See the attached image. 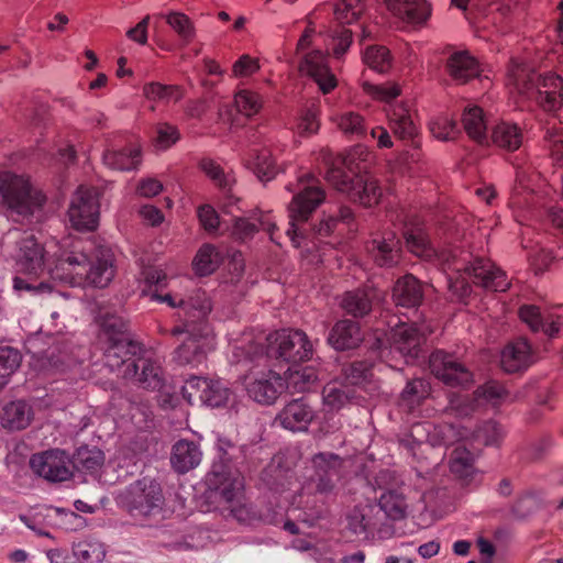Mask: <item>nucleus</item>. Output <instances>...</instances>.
Listing matches in <instances>:
<instances>
[{
	"label": "nucleus",
	"instance_id": "51",
	"mask_svg": "<svg viewBox=\"0 0 563 563\" xmlns=\"http://www.w3.org/2000/svg\"><path fill=\"white\" fill-rule=\"evenodd\" d=\"M218 255L217 249L212 244H203L197 252L192 266L199 276H207L213 273L218 266L214 260Z\"/></svg>",
	"mask_w": 563,
	"mask_h": 563
},
{
	"label": "nucleus",
	"instance_id": "60",
	"mask_svg": "<svg viewBox=\"0 0 563 563\" xmlns=\"http://www.w3.org/2000/svg\"><path fill=\"white\" fill-rule=\"evenodd\" d=\"M373 363L367 360L354 361L343 369L346 379L352 385H358L365 382L371 375Z\"/></svg>",
	"mask_w": 563,
	"mask_h": 563
},
{
	"label": "nucleus",
	"instance_id": "25",
	"mask_svg": "<svg viewBox=\"0 0 563 563\" xmlns=\"http://www.w3.org/2000/svg\"><path fill=\"white\" fill-rule=\"evenodd\" d=\"M388 125L400 140H412L417 135V125L407 102L390 103L386 109Z\"/></svg>",
	"mask_w": 563,
	"mask_h": 563
},
{
	"label": "nucleus",
	"instance_id": "17",
	"mask_svg": "<svg viewBox=\"0 0 563 563\" xmlns=\"http://www.w3.org/2000/svg\"><path fill=\"white\" fill-rule=\"evenodd\" d=\"M518 317L531 332H543L550 339L556 338L563 327V317L555 313L542 314L537 305L525 303L518 309Z\"/></svg>",
	"mask_w": 563,
	"mask_h": 563
},
{
	"label": "nucleus",
	"instance_id": "59",
	"mask_svg": "<svg viewBox=\"0 0 563 563\" xmlns=\"http://www.w3.org/2000/svg\"><path fill=\"white\" fill-rule=\"evenodd\" d=\"M364 91L372 96L375 100L387 102L388 106L390 104V101L396 99L400 95V87L397 84H382V85H373L365 82Z\"/></svg>",
	"mask_w": 563,
	"mask_h": 563
},
{
	"label": "nucleus",
	"instance_id": "2",
	"mask_svg": "<svg viewBox=\"0 0 563 563\" xmlns=\"http://www.w3.org/2000/svg\"><path fill=\"white\" fill-rule=\"evenodd\" d=\"M253 357H266L289 366L312 358L313 345L305 331L300 329H280L267 334L265 344L250 345Z\"/></svg>",
	"mask_w": 563,
	"mask_h": 563
},
{
	"label": "nucleus",
	"instance_id": "39",
	"mask_svg": "<svg viewBox=\"0 0 563 563\" xmlns=\"http://www.w3.org/2000/svg\"><path fill=\"white\" fill-rule=\"evenodd\" d=\"M143 95L150 101L177 102L184 97V89L178 85H165L158 81L147 82L143 86Z\"/></svg>",
	"mask_w": 563,
	"mask_h": 563
},
{
	"label": "nucleus",
	"instance_id": "31",
	"mask_svg": "<svg viewBox=\"0 0 563 563\" xmlns=\"http://www.w3.org/2000/svg\"><path fill=\"white\" fill-rule=\"evenodd\" d=\"M152 297L162 302H166L173 308L183 307L186 310L190 308L195 309L197 313H194L192 317L197 320L206 319L211 312V302L205 292H198L195 297L189 298V300L179 299V301H176L170 294L161 295L157 290H154Z\"/></svg>",
	"mask_w": 563,
	"mask_h": 563
},
{
	"label": "nucleus",
	"instance_id": "45",
	"mask_svg": "<svg viewBox=\"0 0 563 563\" xmlns=\"http://www.w3.org/2000/svg\"><path fill=\"white\" fill-rule=\"evenodd\" d=\"M73 553L79 563H101L106 549L99 541L81 540L73 545Z\"/></svg>",
	"mask_w": 563,
	"mask_h": 563
},
{
	"label": "nucleus",
	"instance_id": "35",
	"mask_svg": "<svg viewBox=\"0 0 563 563\" xmlns=\"http://www.w3.org/2000/svg\"><path fill=\"white\" fill-rule=\"evenodd\" d=\"M374 262L380 267H393L399 261L398 242L394 239H374L368 245Z\"/></svg>",
	"mask_w": 563,
	"mask_h": 563
},
{
	"label": "nucleus",
	"instance_id": "19",
	"mask_svg": "<svg viewBox=\"0 0 563 563\" xmlns=\"http://www.w3.org/2000/svg\"><path fill=\"white\" fill-rule=\"evenodd\" d=\"M426 338L417 323H399L391 329V346L410 358L419 357Z\"/></svg>",
	"mask_w": 563,
	"mask_h": 563
},
{
	"label": "nucleus",
	"instance_id": "33",
	"mask_svg": "<svg viewBox=\"0 0 563 563\" xmlns=\"http://www.w3.org/2000/svg\"><path fill=\"white\" fill-rule=\"evenodd\" d=\"M107 166L117 170H132L141 163V151L135 146H125L121 150H108L103 154Z\"/></svg>",
	"mask_w": 563,
	"mask_h": 563
},
{
	"label": "nucleus",
	"instance_id": "10",
	"mask_svg": "<svg viewBox=\"0 0 563 563\" xmlns=\"http://www.w3.org/2000/svg\"><path fill=\"white\" fill-rule=\"evenodd\" d=\"M431 373L445 385L451 387H467L473 383V373L452 354L437 350L429 358Z\"/></svg>",
	"mask_w": 563,
	"mask_h": 563
},
{
	"label": "nucleus",
	"instance_id": "26",
	"mask_svg": "<svg viewBox=\"0 0 563 563\" xmlns=\"http://www.w3.org/2000/svg\"><path fill=\"white\" fill-rule=\"evenodd\" d=\"M387 9L411 24H423L431 16L432 8L427 0H386Z\"/></svg>",
	"mask_w": 563,
	"mask_h": 563
},
{
	"label": "nucleus",
	"instance_id": "30",
	"mask_svg": "<svg viewBox=\"0 0 563 563\" xmlns=\"http://www.w3.org/2000/svg\"><path fill=\"white\" fill-rule=\"evenodd\" d=\"M422 298V286L413 275L407 274L396 282L393 299L397 306L415 308L421 303Z\"/></svg>",
	"mask_w": 563,
	"mask_h": 563
},
{
	"label": "nucleus",
	"instance_id": "62",
	"mask_svg": "<svg viewBox=\"0 0 563 563\" xmlns=\"http://www.w3.org/2000/svg\"><path fill=\"white\" fill-rule=\"evenodd\" d=\"M21 354L18 350L4 346L0 347V377L13 374L21 364Z\"/></svg>",
	"mask_w": 563,
	"mask_h": 563
},
{
	"label": "nucleus",
	"instance_id": "34",
	"mask_svg": "<svg viewBox=\"0 0 563 563\" xmlns=\"http://www.w3.org/2000/svg\"><path fill=\"white\" fill-rule=\"evenodd\" d=\"M539 75L525 65L511 60L507 70L508 84L514 86L520 95H530L534 91Z\"/></svg>",
	"mask_w": 563,
	"mask_h": 563
},
{
	"label": "nucleus",
	"instance_id": "49",
	"mask_svg": "<svg viewBox=\"0 0 563 563\" xmlns=\"http://www.w3.org/2000/svg\"><path fill=\"white\" fill-rule=\"evenodd\" d=\"M355 216L353 210L347 206H341L335 214H331L321 220L317 233L321 236L332 234L340 223L351 225L354 223Z\"/></svg>",
	"mask_w": 563,
	"mask_h": 563
},
{
	"label": "nucleus",
	"instance_id": "48",
	"mask_svg": "<svg viewBox=\"0 0 563 563\" xmlns=\"http://www.w3.org/2000/svg\"><path fill=\"white\" fill-rule=\"evenodd\" d=\"M339 130L351 137H362L366 134L365 119L357 112L347 111L335 119Z\"/></svg>",
	"mask_w": 563,
	"mask_h": 563
},
{
	"label": "nucleus",
	"instance_id": "16",
	"mask_svg": "<svg viewBox=\"0 0 563 563\" xmlns=\"http://www.w3.org/2000/svg\"><path fill=\"white\" fill-rule=\"evenodd\" d=\"M534 101L544 112L555 113L563 107V78L552 71L539 75Z\"/></svg>",
	"mask_w": 563,
	"mask_h": 563
},
{
	"label": "nucleus",
	"instance_id": "47",
	"mask_svg": "<svg viewBox=\"0 0 563 563\" xmlns=\"http://www.w3.org/2000/svg\"><path fill=\"white\" fill-rule=\"evenodd\" d=\"M166 23L177 33L185 43L190 44L196 36V29L190 18L183 13L173 11L166 15Z\"/></svg>",
	"mask_w": 563,
	"mask_h": 563
},
{
	"label": "nucleus",
	"instance_id": "32",
	"mask_svg": "<svg viewBox=\"0 0 563 563\" xmlns=\"http://www.w3.org/2000/svg\"><path fill=\"white\" fill-rule=\"evenodd\" d=\"M104 463V453L96 448L82 445L76 450L70 460V467L73 466L79 472L89 474H97Z\"/></svg>",
	"mask_w": 563,
	"mask_h": 563
},
{
	"label": "nucleus",
	"instance_id": "42",
	"mask_svg": "<svg viewBox=\"0 0 563 563\" xmlns=\"http://www.w3.org/2000/svg\"><path fill=\"white\" fill-rule=\"evenodd\" d=\"M99 338L103 344L130 338L128 323L119 316L107 314L101 319Z\"/></svg>",
	"mask_w": 563,
	"mask_h": 563
},
{
	"label": "nucleus",
	"instance_id": "40",
	"mask_svg": "<svg viewBox=\"0 0 563 563\" xmlns=\"http://www.w3.org/2000/svg\"><path fill=\"white\" fill-rule=\"evenodd\" d=\"M294 366H289L288 377L286 379V389H291L292 393H306L309 391L311 386L318 380V373L312 366H305L300 369H294Z\"/></svg>",
	"mask_w": 563,
	"mask_h": 563
},
{
	"label": "nucleus",
	"instance_id": "61",
	"mask_svg": "<svg viewBox=\"0 0 563 563\" xmlns=\"http://www.w3.org/2000/svg\"><path fill=\"white\" fill-rule=\"evenodd\" d=\"M430 131L438 140L449 141L457 134V125L453 119L438 117L430 123Z\"/></svg>",
	"mask_w": 563,
	"mask_h": 563
},
{
	"label": "nucleus",
	"instance_id": "41",
	"mask_svg": "<svg viewBox=\"0 0 563 563\" xmlns=\"http://www.w3.org/2000/svg\"><path fill=\"white\" fill-rule=\"evenodd\" d=\"M450 471L459 479L471 481L475 472L473 454L465 448H455L451 454Z\"/></svg>",
	"mask_w": 563,
	"mask_h": 563
},
{
	"label": "nucleus",
	"instance_id": "43",
	"mask_svg": "<svg viewBox=\"0 0 563 563\" xmlns=\"http://www.w3.org/2000/svg\"><path fill=\"white\" fill-rule=\"evenodd\" d=\"M406 247L417 256H431L433 249L423 228H406L404 233Z\"/></svg>",
	"mask_w": 563,
	"mask_h": 563
},
{
	"label": "nucleus",
	"instance_id": "22",
	"mask_svg": "<svg viewBox=\"0 0 563 563\" xmlns=\"http://www.w3.org/2000/svg\"><path fill=\"white\" fill-rule=\"evenodd\" d=\"M532 364V347L525 338L508 343L501 351L500 365L504 372L515 374L526 371Z\"/></svg>",
	"mask_w": 563,
	"mask_h": 563
},
{
	"label": "nucleus",
	"instance_id": "38",
	"mask_svg": "<svg viewBox=\"0 0 563 563\" xmlns=\"http://www.w3.org/2000/svg\"><path fill=\"white\" fill-rule=\"evenodd\" d=\"M342 309L354 318H363L372 311V299L365 289L346 291L341 301Z\"/></svg>",
	"mask_w": 563,
	"mask_h": 563
},
{
	"label": "nucleus",
	"instance_id": "44",
	"mask_svg": "<svg viewBox=\"0 0 563 563\" xmlns=\"http://www.w3.org/2000/svg\"><path fill=\"white\" fill-rule=\"evenodd\" d=\"M378 505L386 516L391 520H400L406 517L407 504L405 496L394 489L383 493Z\"/></svg>",
	"mask_w": 563,
	"mask_h": 563
},
{
	"label": "nucleus",
	"instance_id": "37",
	"mask_svg": "<svg viewBox=\"0 0 563 563\" xmlns=\"http://www.w3.org/2000/svg\"><path fill=\"white\" fill-rule=\"evenodd\" d=\"M462 123L465 132L473 141L478 144H483L486 141V122L481 107L465 108L462 114Z\"/></svg>",
	"mask_w": 563,
	"mask_h": 563
},
{
	"label": "nucleus",
	"instance_id": "18",
	"mask_svg": "<svg viewBox=\"0 0 563 563\" xmlns=\"http://www.w3.org/2000/svg\"><path fill=\"white\" fill-rule=\"evenodd\" d=\"M316 411L312 406L301 397L289 401L277 415L276 421L290 431H305L314 420Z\"/></svg>",
	"mask_w": 563,
	"mask_h": 563
},
{
	"label": "nucleus",
	"instance_id": "13",
	"mask_svg": "<svg viewBox=\"0 0 563 563\" xmlns=\"http://www.w3.org/2000/svg\"><path fill=\"white\" fill-rule=\"evenodd\" d=\"M206 484L209 490L219 495L224 503H232L241 493L242 479L238 472L223 462L213 463L206 476Z\"/></svg>",
	"mask_w": 563,
	"mask_h": 563
},
{
	"label": "nucleus",
	"instance_id": "4",
	"mask_svg": "<svg viewBox=\"0 0 563 563\" xmlns=\"http://www.w3.org/2000/svg\"><path fill=\"white\" fill-rule=\"evenodd\" d=\"M46 202V196L35 188L31 177L12 170H0V205L19 216L32 214Z\"/></svg>",
	"mask_w": 563,
	"mask_h": 563
},
{
	"label": "nucleus",
	"instance_id": "21",
	"mask_svg": "<svg viewBox=\"0 0 563 563\" xmlns=\"http://www.w3.org/2000/svg\"><path fill=\"white\" fill-rule=\"evenodd\" d=\"M445 71L459 85L478 78L482 67L478 59L468 51L453 52L445 62Z\"/></svg>",
	"mask_w": 563,
	"mask_h": 563
},
{
	"label": "nucleus",
	"instance_id": "28",
	"mask_svg": "<svg viewBox=\"0 0 563 563\" xmlns=\"http://www.w3.org/2000/svg\"><path fill=\"white\" fill-rule=\"evenodd\" d=\"M207 338L202 334L190 333L175 350L174 360L179 365L198 366L207 358Z\"/></svg>",
	"mask_w": 563,
	"mask_h": 563
},
{
	"label": "nucleus",
	"instance_id": "57",
	"mask_svg": "<svg viewBox=\"0 0 563 563\" xmlns=\"http://www.w3.org/2000/svg\"><path fill=\"white\" fill-rule=\"evenodd\" d=\"M209 378L191 376L185 382V385L181 388V393L184 398L189 404H195L196 401H200L203 404L205 401V393L208 387Z\"/></svg>",
	"mask_w": 563,
	"mask_h": 563
},
{
	"label": "nucleus",
	"instance_id": "29",
	"mask_svg": "<svg viewBox=\"0 0 563 563\" xmlns=\"http://www.w3.org/2000/svg\"><path fill=\"white\" fill-rule=\"evenodd\" d=\"M490 141L496 147L514 153L522 145L523 132L517 123L500 121L493 126Z\"/></svg>",
	"mask_w": 563,
	"mask_h": 563
},
{
	"label": "nucleus",
	"instance_id": "63",
	"mask_svg": "<svg viewBox=\"0 0 563 563\" xmlns=\"http://www.w3.org/2000/svg\"><path fill=\"white\" fill-rule=\"evenodd\" d=\"M353 43V33L350 29L342 26L335 31L332 37V53L335 58H341L350 48Z\"/></svg>",
	"mask_w": 563,
	"mask_h": 563
},
{
	"label": "nucleus",
	"instance_id": "11",
	"mask_svg": "<svg viewBox=\"0 0 563 563\" xmlns=\"http://www.w3.org/2000/svg\"><path fill=\"white\" fill-rule=\"evenodd\" d=\"M324 199L325 191L320 186H307L292 197L288 206L290 228L287 231L291 240L297 234V223L307 222Z\"/></svg>",
	"mask_w": 563,
	"mask_h": 563
},
{
	"label": "nucleus",
	"instance_id": "27",
	"mask_svg": "<svg viewBox=\"0 0 563 563\" xmlns=\"http://www.w3.org/2000/svg\"><path fill=\"white\" fill-rule=\"evenodd\" d=\"M362 340L363 336L358 322L349 319L336 321L328 336L329 344L336 351L355 349Z\"/></svg>",
	"mask_w": 563,
	"mask_h": 563
},
{
	"label": "nucleus",
	"instance_id": "3",
	"mask_svg": "<svg viewBox=\"0 0 563 563\" xmlns=\"http://www.w3.org/2000/svg\"><path fill=\"white\" fill-rule=\"evenodd\" d=\"M118 504L135 519L146 520L157 517L165 506L162 484L148 476L139 478L119 495Z\"/></svg>",
	"mask_w": 563,
	"mask_h": 563
},
{
	"label": "nucleus",
	"instance_id": "36",
	"mask_svg": "<svg viewBox=\"0 0 563 563\" xmlns=\"http://www.w3.org/2000/svg\"><path fill=\"white\" fill-rule=\"evenodd\" d=\"M30 408L23 400L11 401L3 407L2 426L10 430L25 429L31 422Z\"/></svg>",
	"mask_w": 563,
	"mask_h": 563
},
{
	"label": "nucleus",
	"instance_id": "20",
	"mask_svg": "<svg viewBox=\"0 0 563 563\" xmlns=\"http://www.w3.org/2000/svg\"><path fill=\"white\" fill-rule=\"evenodd\" d=\"M143 352L141 343L130 338L113 341L104 344V362L112 372L118 371L122 376V371L126 368L128 363L135 362L136 356Z\"/></svg>",
	"mask_w": 563,
	"mask_h": 563
},
{
	"label": "nucleus",
	"instance_id": "5",
	"mask_svg": "<svg viewBox=\"0 0 563 563\" xmlns=\"http://www.w3.org/2000/svg\"><path fill=\"white\" fill-rule=\"evenodd\" d=\"M19 253L16 255L18 272L25 276H16L13 279L14 289L35 292H51L53 286L46 282L34 284L33 280L40 278L45 268V250L33 235L22 238L19 242Z\"/></svg>",
	"mask_w": 563,
	"mask_h": 563
},
{
	"label": "nucleus",
	"instance_id": "8",
	"mask_svg": "<svg viewBox=\"0 0 563 563\" xmlns=\"http://www.w3.org/2000/svg\"><path fill=\"white\" fill-rule=\"evenodd\" d=\"M245 388L256 402L272 405L286 390V379L273 369L251 371L245 377Z\"/></svg>",
	"mask_w": 563,
	"mask_h": 563
},
{
	"label": "nucleus",
	"instance_id": "50",
	"mask_svg": "<svg viewBox=\"0 0 563 563\" xmlns=\"http://www.w3.org/2000/svg\"><path fill=\"white\" fill-rule=\"evenodd\" d=\"M430 385L422 378L409 380L401 393V400L406 402L409 409L419 406L423 399L430 395Z\"/></svg>",
	"mask_w": 563,
	"mask_h": 563
},
{
	"label": "nucleus",
	"instance_id": "12",
	"mask_svg": "<svg viewBox=\"0 0 563 563\" xmlns=\"http://www.w3.org/2000/svg\"><path fill=\"white\" fill-rule=\"evenodd\" d=\"M466 271L473 283L486 290L504 292L510 287L506 272L489 258H474Z\"/></svg>",
	"mask_w": 563,
	"mask_h": 563
},
{
	"label": "nucleus",
	"instance_id": "14",
	"mask_svg": "<svg viewBox=\"0 0 563 563\" xmlns=\"http://www.w3.org/2000/svg\"><path fill=\"white\" fill-rule=\"evenodd\" d=\"M122 378L151 390H158L164 385L163 367L157 361L146 357H137L135 362L128 363L122 371Z\"/></svg>",
	"mask_w": 563,
	"mask_h": 563
},
{
	"label": "nucleus",
	"instance_id": "64",
	"mask_svg": "<svg viewBox=\"0 0 563 563\" xmlns=\"http://www.w3.org/2000/svg\"><path fill=\"white\" fill-rule=\"evenodd\" d=\"M201 170L219 187L228 185L223 168L212 158H202L199 162Z\"/></svg>",
	"mask_w": 563,
	"mask_h": 563
},
{
	"label": "nucleus",
	"instance_id": "52",
	"mask_svg": "<svg viewBox=\"0 0 563 563\" xmlns=\"http://www.w3.org/2000/svg\"><path fill=\"white\" fill-rule=\"evenodd\" d=\"M231 395V389L221 379L209 378L203 404L212 408L224 407Z\"/></svg>",
	"mask_w": 563,
	"mask_h": 563
},
{
	"label": "nucleus",
	"instance_id": "53",
	"mask_svg": "<svg viewBox=\"0 0 563 563\" xmlns=\"http://www.w3.org/2000/svg\"><path fill=\"white\" fill-rule=\"evenodd\" d=\"M543 143L553 164L563 167V129H548Z\"/></svg>",
	"mask_w": 563,
	"mask_h": 563
},
{
	"label": "nucleus",
	"instance_id": "9",
	"mask_svg": "<svg viewBox=\"0 0 563 563\" xmlns=\"http://www.w3.org/2000/svg\"><path fill=\"white\" fill-rule=\"evenodd\" d=\"M30 467L40 477L53 483L68 481L73 476L70 459L64 450L51 449L33 454Z\"/></svg>",
	"mask_w": 563,
	"mask_h": 563
},
{
	"label": "nucleus",
	"instance_id": "7",
	"mask_svg": "<svg viewBox=\"0 0 563 563\" xmlns=\"http://www.w3.org/2000/svg\"><path fill=\"white\" fill-rule=\"evenodd\" d=\"M67 216L77 231H96L100 216V191L96 187L80 185L74 192Z\"/></svg>",
	"mask_w": 563,
	"mask_h": 563
},
{
	"label": "nucleus",
	"instance_id": "54",
	"mask_svg": "<svg viewBox=\"0 0 563 563\" xmlns=\"http://www.w3.org/2000/svg\"><path fill=\"white\" fill-rule=\"evenodd\" d=\"M364 63L372 69L384 73L390 67V52L386 46H369L365 51Z\"/></svg>",
	"mask_w": 563,
	"mask_h": 563
},
{
	"label": "nucleus",
	"instance_id": "1",
	"mask_svg": "<svg viewBox=\"0 0 563 563\" xmlns=\"http://www.w3.org/2000/svg\"><path fill=\"white\" fill-rule=\"evenodd\" d=\"M368 156L371 153L364 146L357 145L343 161L349 173L342 168H331L328 172V179L334 187L364 208L376 207L383 197L379 180L366 170Z\"/></svg>",
	"mask_w": 563,
	"mask_h": 563
},
{
	"label": "nucleus",
	"instance_id": "24",
	"mask_svg": "<svg viewBox=\"0 0 563 563\" xmlns=\"http://www.w3.org/2000/svg\"><path fill=\"white\" fill-rule=\"evenodd\" d=\"M244 166L253 172L261 181H268L278 174V165L271 148H251L243 157Z\"/></svg>",
	"mask_w": 563,
	"mask_h": 563
},
{
	"label": "nucleus",
	"instance_id": "23",
	"mask_svg": "<svg viewBox=\"0 0 563 563\" xmlns=\"http://www.w3.org/2000/svg\"><path fill=\"white\" fill-rule=\"evenodd\" d=\"M202 459L199 443L180 439L172 448L170 465L177 474H186L196 468Z\"/></svg>",
	"mask_w": 563,
	"mask_h": 563
},
{
	"label": "nucleus",
	"instance_id": "46",
	"mask_svg": "<svg viewBox=\"0 0 563 563\" xmlns=\"http://www.w3.org/2000/svg\"><path fill=\"white\" fill-rule=\"evenodd\" d=\"M365 9V0H336L334 16L341 24H351L358 21Z\"/></svg>",
	"mask_w": 563,
	"mask_h": 563
},
{
	"label": "nucleus",
	"instance_id": "6",
	"mask_svg": "<svg viewBox=\"0 0 563 563\" xmlns=\"http://www.w3.org/2000/svg\"><path fill=\"white\" fill-rule=\"evenodd\" d=\"M95 257V263L87 254H73L62 261V265L67 264L70 267L71 283L84 280L97 288L109 285L114 277L113 254L109 249L100 246Z\"/></svg>",
	"mask_w": 563,
	"mask_h": 563
},
{
	"label": "nucleus",
	"instance_id": "55",
	"mask_svg": "<svg viewBox=\"0 0 563 563\" xmlns=\"http://www.w3.org/2000/svg\"><path fill=\"white\" fill-rule=\"evenodd\" d=\"M234 100L238 111L249 118L257 114L263 107L261 95L251 90L239 91Z\"/></svg>",
	"mask_w": 563,
	"mask_h": 563
},
{
	"label": "nucleus",
	"instance_id": "58",
	"mask_svg": "<svg viewBox=\"0 0 563 563\" xmlns=\"http://www.w3.org/2000/svg\"><path fill=\"white\" fill-rule=\"evenodd\" d=\"M180 140V132L174 124L162 122L156 125L155 146L168 150Z\"/></svg>",
	"mask_w": 563,
	"mask_h": 563
},
{
	"label": "nucleus",
	"instance_id": "15",
	"mask_svg": "<svg viewBox=\"0 0 563 563\" xmlns=\"http://www.w3.org/2000/svg\"><path fill=\"white\" fill-rule=\"evenodd\" d=\"M299 69L313 79L323 95L330 93L338 86V79L328 64V54L320 49L305 54Z\"/></svg>",
	"mask_w": 563,
	"mask_h": 563
},
{
	"label": "nucleus",
	"instance_id": "56",
	"mask_svg": "<svg viewBox=\"0 0 563 563\" xmlns=\"http://www.w3.org/2000/svg\"><path fill=\"white\" fill-rule=\"evenodd\" d=\"M476 396L490 402L494 407L499 406L509 395L506 387L497 380H488L477 388Z\"/></svg>",
	"mask_w": 563,
	"mask_h": 563
}]
</instances>
